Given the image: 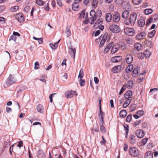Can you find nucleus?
Listing matches in <instances>:
<instances>
[{
	"instance_id": "1",
	"label": "nucleus",
	"mask_w": 158,
	"mask_h": 158,
	"mask_svg": "<svg viewBox=\"0 0 158 158\" xmlns=\"http://www.w3.org/2000/svg\"><path fill=\"white\" fill-rule=\"evenodd\" d=\"M102 11L100 9L96 10H92L90 12V15L91 17L89 18L88 14L87 13L85 15V20L83 21L84 24H87L89 23L91 24H94L95 21L98 18L101 17L102 15Z\"/></svg>"
},
{
	"instance_id": "2",
	"label": "nucleus",
	"mask_w": 158,
	"mask_h": 158,
	"mask_svg": "<svg viewBox=\"0 0 158 158\" xmlns=\"http://www.w3.org/2000/svg\"><path fill=\"white\" fill-rule=\"evenodd\" d=\"M137 15L136 13L134 12L131 14L130 17L129 19H126L124 21V23L125 24L130 26L134 25L137 19Z\"/></svg>"
},
{
	"instance_id": "3",
	"label": "nucleus",
	"mask_w": 158,
	"mask_h": 158,
	"mask_svg": "<svg viewBox=\"0 0 158 158\" xmlns=\"http://www.w3.org/2000/svg\"><path fill=\"white\" fill-rule=\"evenodd\" d=\"M17 79L14 75L10 74L9 76L6 81L5 84L4 85V87H6L12 84L15 83Z\"/></svg>"
},
{
	"instance_id": "4",
	"label": "nucleus",
	"mask_w": 158,
	"mask_h": 158,
	"mask_svg": "<svg viewBox=\"0 0 158 158\" xmlns=\"http://www.w3.org/2000/svg\"><path fill=\"white\" fill-rule=\"evenodd\" d=\"M128 153L129 155L133 157H136L139 155V149L134 147H130L128 149Z\"/></svg>"
},
{
	"instance_id": "5",
	"label": "nucleus",
	"mask_w": 158,
	"mask_h": 158,
	"mask_svg": "<svg viewBox=\"0 0 158 158\" xmlns=\"http://www.w3.org/2000/svg\"><path fill=\"white\" fill-rule=\"evenodd\" d=\"M103 20L102 19H99L97 20L94 25L95 28H98L101 30H103L104 28V26L102 25Z\"/></svg>"
},
{
	"instance_id": "6",
	"label": "nucleus",
	"mask_w": 158,
	"mask_h": 158,
	"mask_svg": "<svg viewBox=\"0 0 158 158\" xmlns=\"http://www.w3.org/2000/svg\"><path fill=\"white\" fill-rule=\"evenodd\" d=\"M109 29L111 32L115 33H118L120 31L119 27L116 25H111L110 26Z\"/></svg>"
},
{
	"instance_id": "7",
	"label": "nucleus",
	"mask_w": 158,
	"mask_h": 158,
	"mask_svg": "<svg viewBox=\"0 0 158 158\" xmlns=\"http://www.w3.org/2000/svg\"><path fill=\"white\" fill-rule=\"evenodd\" d=\"M124 31L126 35L130 36H132L135 33L134 30L129 27H126L124 29Z\"/></svg>"
},
{
	"instance_id": "8",
	"label": "nucleus",
	"mask_w": 158,
	"mask_h": 158,
	"mask_svg": "<svg viewBox=\"0 0 158 158\" xmlns=\"http://www.w3.org/2000/svg\"><path fill=\"white\" fill-rule=\"evenodd\" d=\"M108 33H105L104 35H101V41L99 46L100 47H102L104 45L107 37Z\"/></svg>"
},
{
	"instance_id": "9",
	"label": "nucleus",
	"mask_w": 158,
	"mask_h": 158,
	"mask_svg": "<svg viewBox=\"0 0 158 158\" xmlns=\"http://www.w3.org/2000/svg\"><path fill=\"white\" fill-rule=\"evenodd\" d=\"M120 15L117 12H114L112 16V20L114 22H118L120 19Z\"/></svg>"
},
{
	"instance_id": "10",
	"label": "nucleus",
	"mask_w": 158,
	"mask_h": 158,
	"mask_svg": "<svg viewBox=\"0 0 158 158\" xmlns=\"http://www.w3.org/2000/svg\"><path fill=\"white\" fill-rule=\"evenodd\" d=\"M76 94V96L77 95L76 91H67L65 93V97L68 98H72L74 94Z\"/></svg>"
},
{
	"instance_id": "11",
	"label": "nucleus",
	"mask_w": 158,
	"mask_h": 158,
	"mask_svg": "<svg viewBox=\"0 0 158 158\" xmlns=\"http://www.w3.org/2000/svg\"><path fill=\"white\" fill-rule=\"evenodd\" d=\"M15 18L20 23H22L24 21V17L23 14L18 13L15 15Z\"/></svg>"
},
{
	"instance_id": "12",
	"label": "nucleus",
	"mask_w": 158,
	"mask_h": 158,
	"mask_svg": "<svg viewBox=\"0 0 158 158\" xmlns=\"http://www.w3.org/2000/svg\"><path fill=\"white\" fill-rule=\"evenodd\" d=\"M132 95V93L131 91L129 90L124 94V99H132L131 96Z\"/></svg>"
},
{
	"instance_id": "13",
	"label": "nucleus",
	"mask_w": 158,
	"mask_h": 158,
	"mask_svg": "<svg viewBox=\"0 0 158 158\" xmlns=\"http://www.w3.org/2000/svg\"><path fill=\"white\" fill-rule=\"evenodd\" d=\"M158 19V14H156L152 17L149 18L147 24H149L152 22H154Z\"/></svg>"
},
{
	"instance_id": "14",
	"label": "nucleus",
	"mask_w": 158,
	"mask_h": 158,
	"mask_svg": "<svg viewBox=\"0 0 158 158\" xmlns=\"http://www.w3.org/2000/svg\"><path fill=\"white\" fill-rule=\"evenodd\" d=\"M135 134L138 138H142L144 135V133L143 130H138L135 132Z\"/></svg>"
},
{
	"instance_id": "15",
	"label": "nucleus",
	"mask_w": 158,
	"mask_h": 158,
	"mask_svg": "<svg viewBox=\"0 0 158 158\" xmlns=\"http://www.w3.org/2000/svg\"><path fill=\"white\" fill-rule=\"evenodd\" d=\"M122 69V66L120 65L115 66L112 69V72L114 73H116L120 72Z\"/></svg>"
},
{
	"instance_id": "16",
	"label": "nucleus",
	"mask_w": 158,
	"mask_h": 158,
	"mask_svg": "<svg viewBox=\"0 0 158 158\" xmlns=\"http://www.w3.org/2000/svg\"><path fill=\"white\" fill-rule=\"evenodd\" d=\"M133 58L132 55L129 54L127 55L126 57V62L128 64H131L133 61Z\"/></svg>"
},
{
	"instance_id": "17",
	"label": "nucleus",
	"mask_w": 158,
	"mask_h": 158,
	"mask_svg": "<svg viewBox=\"0 0 158 158\" xmlns=\"http://www.w3.org/2000/svg\"><path fill=\"white\" fill-rule=\"evenodd\" d=\"M129 139V142L131 144H133L136 143V137L134 135L132 134L130 135Z\"/></svg>"
},
{
	"instance_id": "18",
	"label": "nucleus",
	"mask_w": 158,
	"mask_h": 158,
	"mask_svg": "<svg viewBox=\"0 0 158 158\" xmlns=\"http://www.w3.org/2000/svg\"><path fill=\"white\" fill-rule=\"evenodd\" d=\"M122 59L120 56H116L112 57L111 59V61L113 63H116Z\"/></svg>"
},
{
	"instance_id": "19",
	"label": "nucleus",
	"mask_w": 158,
	"mask_h": 158,
	"mask_svg": "<svg viewBox=\"0 0 158 158\" xmlns=\"http://www.w3.org/2000/svg\"><path fill=\"white\" fill-rule=\"evenodd\" d=\"M112 48L111 51V53L112 54H114L118 50L119 48V45L117 44H113V45L112 47Z\"/></svg>"
},
{
	"instance_id": "20",
	"label": "nucleus",
	"mask_w": 158,
	"mask_h": 158,
	"mask_svg": "<svg viewBox=\"0 0 158 158\" xmlns=\"http://www.w3.org/2000/svg\"><path fill=\"white\" fill-rule=\"evenodd\" d=\"M79 3L74 2L72 5V9L74 11H77L78 10L79 5Z\"/></svg>"
},
{
	"instance_id": "21",
	"label": "nucleus",
	"mask_w": 158,
	"mask_h": 158,
	"mask_svg": "<svg viewBox=\"0 0 158 158\" xmlns=\"http://www.w3.org/2000/svg\"><path fill=\"white\" fill-rule=\"evenodd\" d=\"M153 153L151 151H148L146 152L144 158H153Z\"/></svg>"
},
{
	"instance_id": "22",
	"label": "nucleus",
	"mask_w": 158,
	"mask_h": 158,
	"mask_svg": "<svg viewBox=\"0 0 158 158\" xmlns=\"http://www.w3.org/2000/svg\"><path fill=\"white\" fill-rule=\"evenodd\" d=\"M114 43L111 42L106 47L104 50V52L105 53H107L110 50V49L113 45Z\"/></svg>"
},
{
	"instance_id": "23",
	"label": "nucleus",
	"mask_w": 158,
	"mask_h": 158,
	"mask_svg": "<svg viewBox=\"0 0 158 158\" xmlns=\"http://www.w3.org/2000/svg\"><path fill=\"white\" fill-rule=\"evenodd\" d=\"M145 35V34L144 32H142L138 34L136 37V38L138 40H141L144 38Z\"/></svg>"
},
{
	"instance_id": "24",
	"label": "nucleus",
	"mask_w": 158,
	"mask_h": 158,
	"mask_svg": "<svg viewBox=\"0 0 158 158\" xmlns=\"http://www.w3.org/2000/svg\"><path fill=\"white\" fill-rule=\"evenodd\" d=\"M60 40H59L57 42H56L55 43L53 44L52 43H51L49 44V46L52 49H56L58 47V44L59 43V41H60Z\"/></svg>"
},
{
	"instance_id": "25",
	"label": "nucleus",
	"mask_w": 158,
	"mask_h": 158,
	"mask_svg": "<svg viewBox=\"0 0 158 158\" xmlns=\"http://www.w3.org/2000/svg\"><path fill=\"white\" fill-rule=\"evenodd\" d=\"M36 109L37 111L41 113H43L44 111V109L43 106L41 104H39L37 106Z\"/></svg>"
},
{
	"instance_id": "26",
	"label": "nucleus",
	"mask_w": 158,
	"mask_h": 158,
	"mask_svg": "<svg viewBox=\"0 0 158 158\" xmlns=\"http://www.w3.org/2000/svg\"><path fill=\"white\" fill-rule=\"evenodd\" d=\"M126 101L124 102L123 106L124 108H126L131 103L132 99H125Z\"/></svg>"
},
{
	"instance_id": "27",
	"label": "nucleus",
	"mask_w": 158,
	"mask_h": 158,
	"mask_svg": "<svg viewBox=\"0 0 158 158\" xmlns=\"http://www.w3.org/2000/svg\"><path fill=\"white\" fill-rule=\"evenodd\" d=\"M145 20L144 18H142L139 21L138 25L140 27H143L145 24Z\"/></svg>"
},
{
	"instance_id": "28",
	"label": "nucleus",
	"mask_w": 158,
	"mask_h": 158,
	"mask_svg": "<svg viewBox=\"0 0 158 158\" xmlns=\"http://www.w3.org/2000/svg\"><path fill=\"white\" fill-rule=\"evenodd\" d=\"M105 18L106 21L109 22H110L112 19V16L111 14L109 13L106 15Z\"/></svg>"
},
{
	"instance_id": "29",
	"label": "nucleus",
	"mask_w": 158,
	"mask_h": 158,
	"mask_svg": "<svg viewBox=\"0 0 158 158\" xmlns=\"http://www.w3.org/2000/svg\"><path fill=\"white\" fill-rule=\"evenodd\" d=\"M98 0H94L91 4L92 8L94 10L97 7L98 4Z\"/></svg>"
},
{
	"instance_id": "30",
	"label": "nucleus",
	"mask_w": 158,
	"mask_h": 158,
	"mask_svg": "<svg viewBox=\"0 0 158 158\" xmlns=\"http://www.w3.org/2000/svg\"><path fill=\"white\" fill-rule=\"evenodd\" d=\"M134 82L132 80H130L128 81L126 85L127 88L128 89H130L133 86Z\"/></svg>"
},
{
	"instance_id": "31",
	"label": "nucleus",
	"mask_w": 158,
	"mask_h": 158,
	"mask_svg": "<svg viewBox=\"0 0 158 158\" xmlns=\"http://www.w3.org/2000/svg\"><path fill=\"white\" fill-rule=\"evenodd\" d=\"M134 46L135 48L138 51L141 50L143 48L142 45L139 43L135 44Z\"/></svg>"
},
{
	"instance_id": "32",
	"label": "nucleus",
	"mask_w": 158,
	"mask_h": 158,
	"mask_svg": "<svg viewBox=\"0 0 158 158\" xmlns=\"http://www.w3.org/2000/svg\"><path fill=\"white\" fill-rule=\"evenodd\" d=\"M119 115L121 117L124 118L127 115V112L124 110H122L119 113Z\"/></svg>"
},
{
	"instance_id": "33",
	"label": "nucleus",
	"mask_w": 158,
	"mask_h": 158,
	"mask_svg": "<svg viewBox=\"0 0 158 158\" xmlns=\"http://www.w3.org/2000/svg\"><path fill=\"white\" fill-rule=\"evenodd\" d=\"M129 12L128 10L124 11L122 14V17L124 19H126L129 16Z\"/></svg>"
},
{
	"instance_id": "34",
	"label": "nucleus",
	"mask_w": 158,
	"mask_h": 158,
	"mask_svg": "<svg viewBox=\"0 0 158 158\" xmlns=\"http://www.w3.org/2000/svg\"><path fill=\"white\" fill-rule=\"evenodd\" d=\"M133 69V66L131 64L126 68L125 71L127 73H129L132 71Z\"/></svg>"
},
{
	"instance_id": "35",
	"label": "nucleus",
	"mask_w": 158,
	"mask_h": 158,
	"mask_svg": "<svg viewBox=\"0 0 158 158\" xmlns=\"http://www.w3.org/2000/svg\"><path fill=\"white\" fill-rule=\"evenodd\" d=\"M87 13H85V10H83L80 13L79 18L80 19H84L85 18V16L86 14Z\"/></svg>"
},
{
	"instance_id": "36",
	"label": "nucleus",
	"mask_w": 158,
	"mask_h": 158,
	"mask_svg": "<svg viewBox=\"0 0 158 158\" xmlns=\"http://www.w3.org/2000/svg\"><path fill=\"white\" fill-rule=\"evenodd\" d=\"M44 153L41 150H39L38 151L37 156L39 158H43L44 157Z\"/></svg>"
},
{
	"instance_id": "37",
	"label": "nucleus",
	"mask_w": 158,
	"mask_h": 158,
	"mask_svg": "<svg viewBox=\"0 0 158 158\" xmlns=\"http://www.w3.org/2000/svg\"><path fill=\"white\" fill-rule=\"evenodd\" d=\"M138 68H136L134 69L132 73L133 77H135L137 76L138 75Z\"/></svg>"
},
{
	"instance_id": "38",
	"label": "nucleus",
	"mask_w": 158,
	"mask_h": 158,
	"mask_svg": "<svg viewBox=\"0 0 158 158\" xmlns=\"http://www.w3.org/2000/svg\"><path fill=\"white\" fill-rule=\"evenodd\" d=\"M119 48L122 50H125L126 48L125 44L123 43H121L119 45Z\"/></svg>"
},
{
	"instance_id": "39",
	"label": "nucleus",
	"mask_w": 158,
	"mask_h": 158,
	"mask_svg": "<svg viewBox=\"0 0 158 158\" xmlns=\"http://www.w3.org/2000/svg\"><path fill=\"white\" fill-rule=\"evenodd\" d=\"M104 115V114L103 113H98L99 117L101 118L100 120L101 122V124H103Z\"/></svg>"
},
{
	"instance_id": "40",
	"label": "nucleus",
	"mask_w": 158,
	"mask_h": 158,
	"mask_svg": "<svg viewBox=\"0 0 158 158\" xmlns=\"http://www.w3.org/2000/svg\"><path fill=\"white\" fill-rule=\"evenodd\" d=\"M153 12L151 9H146L144 10V13L145 15H148L151 14Z\"/></svg>"
},
{
	"instance_id": "41",
	"label": "nucleus",
	"mask_w": 158,
	"mask_h": 158,
	"mask_svg": "<svg viewBox=\"0 0 158 158\" xmlns=\"http://www.w3.org/2000/svg\"><path fill=\"white\" fill-rule=\"evenodd\" d=\"M36 3L39 6H43L45 2L42 0H36Z\"/></svg>"
},
{
	"instance_id": "42",
	"label": "nucleus",
	"mask_w": 158,
	"mask_h": 158,
	"mask_svg": "<svg viewBox=\"0 0 158 158\" xmlns=\"http://www.w3.org/2000/svg\"><path fill=\"white\" fill-rule=\"evenodd\" d=\"M83 69H82L80 70L78 76V78H82L84 77Z\"/></svg>"
},
{
	"instance_id": "43",
	"label": "nucleus",
	"mask_w": 158,
	"mask_h": 158,
	"mask_svg": "<svg viewBox=\"0 0 158 158\" xmlns=\"http://www.w3.org/2000/svg\"><path fill=\"white\" fill-rule=\"evenodd\" d=\"M65 33L67 37H69L71 35L70 27H67L66 29Z\"/></svg>"
},
{
	"instance_id": "44",
	"label": "nucleus",
	"mask_w": 158,
	"mask_h": 158,
	"mask_svg": "<svg viewBox=\"0 0 158 158\" xmlns=\"http://www.w3.org/2000/svg\"><path fill=\"white\" fill-rule=\"evenodd\" d=\"M33 39L35 40H37L40 44H41L43 43V38H37L33 36Z\"/></svg>"
},
{
	"instance_id": "45",
	"label": "nucleus",
	"mask_w": 158,
	"mask_h": 158,
	"mask_svg": "<svg viewBox=\"0 0 158 158\" xmlns=\"http://www.w3.org/2000/svg\"><path fill=\"white\" fill-rule=\"evenodd\" d=\"M143 54L145 57H148L150 56L151 53L148 51L146 50L144 52Z\"/></svg>"
},
{
	"instance_id": "46",
	"label": "nucleus",
	"mask_w": 158,
	"mask_h": 158,
	"mask_svg": "<svg viewBox=\"0 0 158 158\" xmlns=\"http://www.w3.org/2000/svg\"><path fill=\"white\" fill-rule=\"evenodd\" d=\"M102 125L100 127V130L102 133H105L106 130L104 126L103 125V124H101Z\"/></svg>"
},
{
	"instance_id": "47",
	"label": "nucleus",
	"mask_w": 158,
	"mask_h": 158,
	"mask_svg": "<svg viewBox=\"0 0 158 158\" xmlns=\"http://www.w3.org/2000/svg\"><path fill=\"white\" fill-rule=\"evenodd\" d=\"M19 7L18 6H16L10 8V10L13 12H15L18 10Z\"/></svg>"
},
{
	"instance_id": "48",
	"label": "nucleus",
	"mask_w": 158,
	"mask_h": 158,
	"mask_svg": "<svg viewBox=\"0 0 158 158\" xmlns=\"http://www.w3.org/2000/svg\"><path fill=\"white\" fill-rule=\"evenodd\" d=\"M148 139L147 138H145L144 139H142L141 141V145H144L146 144L147 141Z\"/></svg>"
},
{
	"instance_id": "49",
	"label": "nucleus",
	"mask_w": 158,
	"mask_h": 158,
	"mask_svg": "<svg viewBox=\"0 0 158 158\" xmlns=\"http://www.w3.org/2000/svg\"><path fill=\"white\" fill-rule=\"evenodd\" d=\"M156 33V31L153 30L152 31L149 33L148 36L150 38H152L154 37L155 34Z\"/></svg>"
},
{
	"instance_id": "50",
	"label": "nucleus",
	"mask_w": 158,
	"mask_h": 158,
	"mask_svg": "<svg viewBox=\"0 0 158 158\" xmlns=\"http://www.w3.org/2000/svg\"><path fill=\"white\" fill-rule=\"evenodd\" d=\"M79 83L81 86H83L85 84V81L84 80L80 78L79 80Z\"/></svg>"
},
{
	"instance_id": "51",
	"label": "nucleus",
	"mask_w": 158,
	"mask_h": 158,
	"mask_svg": "<svg viewBox=\"0 0 158 158\" xmlns=\"http://www.w3.org/2000/svg\"><path fill=\"white\" fill-rule=\"evenodd\" d=\"M136 107V105L135 104H131L130 106V109L132 111H134L135 110Z\"/></svg>"
},
{
	"instance_id": "52",
	"label": "nucleus",
	"mask_w": 158,
	"mask_h": 158,
	"mask_svg": "<svg viewBox=\"0 0 158 158\" xmlns=\"http://www.w3.org/2000/svg\"><path fill=\"white\" fill-rule=\"evenodd\" d=\"M16 40V37L14 35H12L11 36H10V37L9 41H10L11 40H13L15 42Z\"/></svg>"
},
{
	"instance_id": "53",
	"label": "nucleus",
	"mask_w": 158,
	"mask_h": 158,
	"mask_svg": "<svg viewBox=\"0 0 158 158\" xmlns=\"http://www.w3.org/2000/svg\"><path fill=\"white\" fill-rule=\"evenodd\" d=\"M102 138L103 140V141H100L101 144L102 145H105L106 144V140L105 139H104V137L102 135Z\"/></svg>"
},
{
	"instance_id": "54",
	"label": "nucleus",
	"mask_w": 158,
	"mask_h": 158,
	"mask_svg": "<svg viewBox=\"0 0 158 158\" xmlns=\"http://www.w3.org/2000/svg\"><path fill=\"white\" fill-rule=\"evenodd\" d=\"M142 0H133V3L135 4L138 5L140 4L142 2Z\"/></svg>"
},
{
	"instance_id": "55",
	"label": "nucleus",
	"mask_w": 158,
	"mask_h": 158,
	"mask_svg": "<svg viewBox=\"0 0 158 158\" xmlns=\"http://www.w3.org/2000/svg\"><path fill=\"white\" fill-rule=\"evenodd\" d=\"M116 3L118 5H121L123 4L124 0H115Z\"/></svg>"
},
{
	"instance_id": "56",
	"label": "nucleus",
	"mask_w": 158,
	"mask_h": 158,
	"mask_svg": "<svg viewBox=\"0 0 158 158\" xmlns=\"http://www.w3.org/2000/svg\"><path fill=\"white\" fill-rule=\"evenodd\" d=\"M132 118V115L131 114L128 115L126 118V121L128 122H130Z\"/></svg>"
},
{
	"instance_id": "57",
	"label": "nucleus",
	"mask_w": 158,
	"mask_h": 158,
	"mask_svg": "<svg viewBox=\"0 0 158 158\" xmlns=\"http://www.w3.org/2000/svg\"><path fill=\"white\" fill-rule=\"evenodd\" d=\"M57 3V5L60 6L61 7L63 4L61 0H56Z\"/></svg>"
},
{
	"instance_id": "58",
	"label": "nucleus",
	"mask_w": 158,
	"mask_h": 158,
	"mask_svg": "<svg viewBox=\"0 0 158 158\" xmlns=\"http://www.w3.org/2000/svg\"><path fill=\"white\" fill-rule=\"evenodd\" d=\"M39 67V65L38 62L36 61L35 63L34 69H38Z\"/></svg>"
},
{
	"instance_id": "59",
	"label": "nucleus",
	"mask_w": 158,
	"mask_h": 158,
	"mask_svg": "<svg viewBox=\"0 0 158 158\" xmlns=\"http://www.w3.org/2000/svg\"><path fill=\"white\" fill-rule=\"evenodd\" d=\"M125 85L123 86L122 88H121L119 92V94L121 95L123 93V92L124 91L125 89Z\"/></svg>"
},
{
	"instance_id": "60",
	"label": "nucleus",
	"mask_w": 158,
	"mask_h": 158,
	"mask_svg": "<svg viewBox=\"0 0 158 158\" xmlns=\"http://www.w3.org/2000/svg\"><path fill=\"white\" fill-rule=\"evenodd\" d=\"M69 48L71 49V51L73 52L74 56V58L75 57V55L76 52V50L75 48Z\"/></svg>"
},
{
	"instance_id": "61",
	"label": "nucleus",
	"mask_w": 158,
	"mask_h": 158,
	"mask_svg": "<svg viewBox=\"0 0 158 158\" xmlns=\"http://www.w3.org/2000/svg\"><path fill=\"white\" fill-rule=\"evenodd\" d=\"M144 113V111L142 110H139L137 112V114L140 116L143 115Z\"/></svg>"
},
{
	"instance_id": "62",
	"label": "nucleus",
	"mask_w": 158,
	"mask_h": 158,
	"mask_svg": "<svg viewBox=\"0 0 158 158\" xmlns=\"http://www.w3.org/2000/svg\"><path fill=\"white\" fill-rule=\"evenodd\" d=\"M30 10V7L29 6H26L24 9L23 10L26 12H28Z\"/></svg>"
},
{
	"instance_id": "63",
	"label": "nucleus",
	"mask_w": 158,
	"mask_h": 158,
	"mask_svg": "<svg viewBox=\"0 0 158 158\" xmlns=\"http://www.w3.org/2000/svg\"><path fill=\"white\" fill-rule=\"evenodd\" d=\"M49 4L48 3L46 5L44 6V8L45 10L48 11L49 10Z\"/></svg>"
},
{
	"instance_id": "64",
	"label": "nucleus",
	"mask_w": 158,
	"mask_h": 158,
	"mask_svg": "<svg viewBox=\"0 0 158 158\" xmlns=\"http://www.w3.org/2000/svg\"><path fill=\"white\" fill-rule=\"evenodd\" d=\"M51 4L53 7L54 8L56 6V2L55 0H52Z\"/></svg>"
}]
</instances>
